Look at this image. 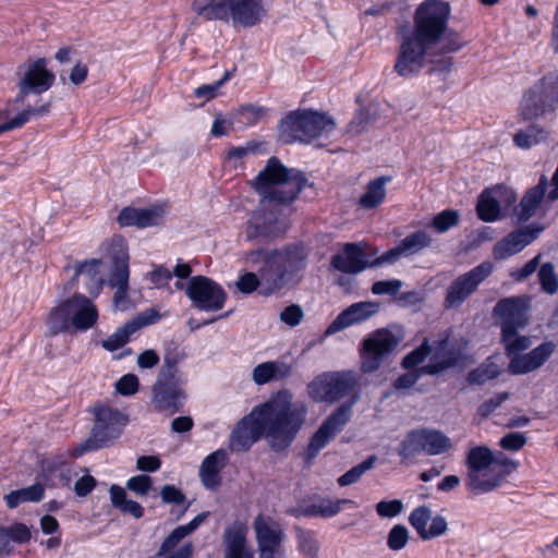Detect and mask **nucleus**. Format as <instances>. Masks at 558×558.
<instances>
[{
	"instance_id": "680f3d73",
	"label": "nucleus",
	"mask_w": 558,
	"mask_h": 558,
	"mask_svg": "<svg viewBox=\"0 0 558 558\" xmlns=\"http://www.w3.org/2000/svg\"><path fill=\"white\" fill-rule=\"evenodd\" d=\"M303 318V311L300 305L292 304L287 306L280 313V319L287 325L294 327L298 326Z\"/></svg>"
},
{
	"instance_id": "49530a36",
	"label": "nucleus",
	"mask_w": 558,
	"mask_h": 558,
	"mask_svg": "<svg viewBox=\"0 0 558 558\" xmlns=\"http://www.w3.org/2000/svg\"><path fill=\"white\" fill-rule=\"evenodd\" d=\"M517 332L518 329H514L511 335L501 332L502 342L508 354H517L531 345L527 337L518 336Z\"/></svg>"
},
{
	"instance_id": "c03bdc74",
	"label": "nucleus",
	"mask_w": 558,
	"mask_h": 558,
	"mask_svg": "<svg viewBox=\"0 0 558 558\" xmlns=\"http://www.w3.org/2000/svg\"><path fill=\"white\" fill-rule=\"evenodd\" d=\"M432 352V348L427 339L421 343L420 347L407 354L402 360V366L407 369L414 368L423 363Z\"/></svg>"
},
{
	"instance_id": "4468645a",
	"label": "nucleus",
	"mask_w": 558,
	"mask_h": 558,
	"mask_svg": "<svg viewBox=\"0 0 558 558\" xmlns=\"http://www.w3.org/2000/svg\"><path fill=\"white\" fill-rule=\"evenodd\" d=\"M185 293L192 305L203 312L222 310L228 298L227 292L219 283L205 276L190 278Z\"/></svg>"
},
{
	"instance_id": "e2e57ef3",
	"label": "nucleus",
	"mask_w": 558,
	"mask_h": 558,
	"mask_svg": "<svg viewBox=\"0 0 558 558\" xmlns=\"http://www.w3.org/2000/svg\"><path fill=\"white\" fill-rule=\"evenodd\" d=\"M509 399L508 392H500L493 398L488 399L484 403H482L478 408V413L487 417L489 414H492L497 408H499L506 400Z\"/></svg>"
},
{
	"instance_id": "ddd939ff",
	"label": "nucleus",
	"mask_w": 558,
	"mask_h": 558,
	"mask_svg": "<svg viewBox=\"0 0 558 558\" xmlns=\"http://www.w3.org/2000/svg\"><path fill=\"white\" fill-rule=\"evenodd\" d=\"M357 392L351 395L350 399L338 407L320 425L316 433L312 436L307 447V456L310 459L315 458L318 452L325 448L331 439L340 433L345 424L350 421L352 408L359 401Z\"/></svg>"
},
{
	"instance_id": "72a5a7b5",
	"label": "nucleus",
	"mask_w": 558,
	"mask_h": 558,
	"mask_svg": "<svg viewBox=\"0 0 558 558\" xmlns=\"http://www.w3.org/2000/svg\"><path fill=\"white\" fill-rule=\"evenodd\" d=\"M391 180L390 177H378L368 182L366 191L361 195L359 204L362 208L373 209L378 207L386 197V184Z\"/></svg>"
},
{
	"instance_id": "13d9d810",
	"label": "nucleus",
	"mask_w": 558,
	"mask_h": 558,
	"mask_svg": "<svg viewBox=\"0 0 558 558\" xmlns=\"http://www.w3.org/2000/svg\"><path fill=\"white\" fill-rule=\"evenodd\" d=\"M118 222L121 227L134 226L141 228V208H123L118 216Z\"/></svg>"
},
{
	"instance_id": "4d7b16f0",
	"label": "nucleus",
	"mask_w": 558,
	"mask_h": 558,
	"mask_svg": "<svg viewBox=\"0 0 558 558\" xmlns=\"http://www.w3.org/2000/svg\"><path fill=\"white\" fill-rule=\"evenodd\" d=\"M151 485L153 481L148 475H136L126 482V487L141 496L147 495Z\"/></svg>"
},
{
	"instance_id": "a878e982",
	"label": "nucleus",
	"mask_w": 558,
	"mask_h": 558,
	"mask_svg": "<svg viewBox=\"0 0 558 558\" xmlns=\"http://www.w3.org/2000/svg\"><path fill=\"white\" fill-rule=\"evenodd\" d=\"M542 231L541 228L524 227L510 232L507 236L498 241L494 246V256L496 259H506L520 253L531 244Z\"/></svg>"
},
{
	"instance_id": "a211bd4d",
	"label": "nucleus",
	"mask_w": 558,
	"mask_h": 558,
	"mask_svg": "<svg viewBox=\"0 0 558 558\" xmlns=\"http://www.w3.org/2000/svg\"><path fill=\"white\" fill-rule=\"evenodd\" d=\"M549 182L546 175H542L537 185L530 189L522 197L520 204L514 208V216L519 221H527L535 214L544 199ZM558 198V168L554 171L550 180V191L548 192L547 199L556 201Z\"/></svg>"
},
{
	"instance_id": "f257e3e1",
	"label": "nucleus",
	"mask_w": 558,
	"mask_h": 558,
	"mask_svg": "<svg viewBox=\"0 0 558 558\" xmlns=\"http://www.w3.org/2000/svg\"><path fill=\"white\" fill-rule=\"evenodd\" d=\"M451 7L445 0H424L414 13L411 28L400 35L393 71L403 78L421 73L426 59L436 50L450 53L462 48L463 43L451 36L449 21Z\"/></svg>"
},
{
	"instance_id": "5701e85b",
	"label": "nucleus",
	"mask_w": 558,
	"mask_h": 558,
	"mask_svg": "<svg viewBox=\"0 0 558 558\" xmlns=\"http://www.w3.org/2000/svg\"><path fill=\"white\" fill-rule=\"evenodd\" d=\"M54 74L47 70L46 59L40 58L31 62L23 77L19 83L20 96L19 100L31 93L41 94L48 90L54 83Z\"/></svg>"
},
{
	"instance_id": "7ed1b4c3",
	"label": "nucleus",
	"mask_w": 558,
	"mask_h": 558,
	"mask_svg": "<svg viewBox=\"0 0 558 558\" xmlns=\"http://www.w3.org/2000/svg\"><path fill=\"white\" fill-rule=\"evenodd\" d=\"M305 184L306 178L302 172L287 168L276 157L269 158L254 180L260 203L247 222V239H275L283 234L287 225L278 218L272 205L291 204Z\"/></svg>"
},
{
	"instance_id": "6ab92c4d",
	"label": "nucleus",
	"mask_w": 558,
	"mask_h": 558,
	"mask_svg": "<svg viewBox=\"0 0 558 558\" xmlns=\"http://www.w3.org/2000/svg\"><path fill=\"white\" fill-rule=\"evenodd\" d=\"M208 512L198 513L191 522L175 527L161 543L157 557L161 558H192L194 546L191 542L183 544L179 549L174 550L179 543L192 534L208 517Z\"/></svg>"
},
{
	"instance_id": "603ef678",
	"label": "nucleus",
	"mask_w": 558,
	"mask_h": 558,
	"mask_svg": "<svg viewBox=\"0 0 558 558\" xmlns=\"http://www.w3.org/2000/svg\"><path fill=\"white\" fill-rule=\"evenodd\" d=\"M372 116L368 111L359 110L348 125V131L352 134H360L367 130L372 123Z\"/></svg>"
},
{
	"instance_id": "338daca9",
	"label": "nucleus",
	"mask_w": 558,
	"mask_h": 558,
	"mask_svg": "<svg viewBox=\"0 0 558 558\" xmlns=\"http://www.w3.org/2000/svg\"><path fill=\"white\" fill-rule=\"evenodd\" d=\"M539 264V255L527 262L522 268L511 271L510 276L514 281H523L532 276Z\"/></svg>"
},
{
	"instance_id": "69168bd1",
	"label": "nucleus",
	"mask_w": 558,
	"mask_h": 558,
	"mask_svg": "<svg viewBox=\"0 0 558 558\" xmlns=\"http://www.w3.org/2000/svg\"><path fill=\"white\" fill-rule=\"evenodd\" d=\"M160 496L165 504L181 505L185 501V495L173 485H165Z\"/></svg>"
},
{
	"instance_id": "412c9836",
	"label": "nucleus",
	"mask_w": 558,
	"mask_h": 558,
	"mask_svg": "<svg viewBox=\"0 0 558 558\" xmlns=\"http://www.w3.org/2000/svg\"><path fill=\"white\" fill-rule=\"evenodd\" d=\"M362 243H345L342 250L332 255L330 266L343 274L356 275L371 268V260Z\"/></svg>"
},
{
	"instance_id": "c756f323",
	"label": "nucleus",
	"mask_w": 558,
	"mask_h": 558,
	"mask_svg": "<svg viewBox=\"0 0 558 558\" xmlns=\"http://www.w3.org/2000/svg\"><path fill=\"white\" fill-rule=\"evenodd\" d=\"M228 459L227 451L218 449L208 454L202 462L199 477L207 489H216L220 483V471L226 465Z\"/></svg>"
},
{
	"instance_id": "f03ea898",
	"label": "nucleus",
	"mask_w": 558,
	"mask_h": 558,
	"mask_svg": "<svg viewBox=\"0 0 558 558\" xmlns=\"http://www.w3.org/2000/svg\"><path fill=\"white\" fill-rule=\"evenodd\" d=\"M305 416L306 407L301 402L294 403L289 390H280L236 423L230 434L229 448L231 451H247L265 436L272 450H284L301 429Z\"/></svg>"
},
{
	"instance_id": "9d476101",
	"label": "nucleus",
	"mask_w": 558,
	"mask_h": 558,
	"mask_svg": "<svg viewBox=\"0 0 558 558\" xmlns=\"http://www.w3.org/2000/svg\"><path fill=\"white\" fill-rule=\"evenodd\" d=\"M452 448L451 439L440 430L430 428L414 429L405 436L398 447V454L409 460L421 452L439 456Z\"/></svg>"
},
{
	"instance_id": "aec40b11",
	"label": "nucleus",
	"mask_w": 558,
	"mask_h": 558,
	"mask_svg": "<svg viewBox=\"0 0 558 558\" xmlns=\"http://www.w3.org/2000/svg\"><path fill=\"white\" fill-rule=\"evenodd\" d=\"M530 298L512 296L501 299L494 307L493 315L501 322V332L511 335L514 329L523 328L527 322L526 312Z\"/></svg>"
},
{
	"instance_id": "5fc2aeb1",
	"label": "nucleus",
	"mask_w": 558,
	"mask_h": 558,
	"mask_svg": "<svg viewBox=\"0 0 558 558\" xmlns=\"http://www.w3.org/2000/svg\"><path fill=\"white\" fill-rule=\"evenodd\" d=\"M252 379L259 386L275 380L271 362L268 361L256 365L252 371Z\"/></svg>"
},
{
	"instance_id": "6e6d98bb",
	"label": "nucleus",
	"mask_w": 558,
	"mask_h": 558,
	"mask_svg": "<svg viewBox=\"0 0 558 558\" xmlns=\"http://www.w3.org/2000/svg\"><path fill=\"white\" fill-rule=\"evenodd\" d=\"M138 378L134 374H126L116 383V389L122 396L134 395L138 390Z\"/></svg>"
},
{
	"instance_id": "4c0bfd02",
	"label": "nucleus",
	"mask_w": 558,
	"mask_h": 558,
	"mask_svg": "<svg viewBox=\"0 0 558 558\" xmlns=\"http://www.w3.org/2000/svg\"><path fill=\"white\" fill-rule=\"evenodd\" d=\"M499 374V366L494 362L487 361L472 369L468 374L466 380L471 385H484L488 380L497 378Z\"/></svg>"
},
{
	"instance_id": "f8f14e48",
	"label": "nucleus",
	"mask_w": 558,
	"mask_h": 558,
	"mask_svg": "<svg viewBox=\"0 0 558 558\" xmlns=\"http://www.w3.org/2000/svg\"><path fill=\"white\" fill-rule=\"evenodd\" d=\"M258 558H286L283 544L287 534L282 525L270 515L257 514L253 521Z\"/></svg>"
},
{
	"instance_id": "8fccbe9b",
	"label": "nucleus",
	"mask_w": 558,
	"mask_h": 558,
	"mask_svg": "<svg viewBox=\"0 0 558 558\" xmlns=\"http://www.w3.org/2000/svg\"><path fill=\"white\" fill-rule=\"evenodd\" d=\"M535 369V365L527 353L514 354L509 363V372L514 375L526 374Z\"/></svg>"
},
{
	"instance_id": "864d4df0",
	"label": "nucleus",
	"mask_w": 558,
	"mask_h": 558,
	"mask_svg": "<svg viewBox=\"0 0 558 558\" xmlns=\"http://www.w3.org/2000/svg\"><path fill=\"white\" fill-rule=\"evenodd\" d=\"M493 460L494 462L492 463V466L496 468L498 474L501 475L504 480H506V477L510 475L518 466L517 462L507 458L502 452H498L497 454L493 453Z\"/></svg>"
},
{
	"instance_id": "052dcab7",
	"label": "nucleus",
	"mask_w": 558,
	"mask_h": 558,
	"mask_svg": "<svg viewBox=\"0 0 558 558\" xmlns=\"http://www.w3.org/2000/svg\"><path fill=\"white\" fill-rule=\"evenodd\" d=\"M230 78V73L226 72L222 78L214 84L202 85L194 92L198 98L211 99L216 96L217 90Z\"/></svg>"
},
{
	"instance_id": "774afa93",
	"label": "nucleus",
	"mask_w": 558,
	"mask_h": 558,
	"mask_svg": "<svg viewBox=\"0 0 558 558\" xmlns=\"http://www.w3.org/2000/svg\"><path fill=\"white\" fill-rule=\"evenodd\" d=\"M5 532L8 533V541L11 538L17 543H26L31 538V531L23 523H16L9 530H5Z\"/></svg>"
},
{
	"instance_id": "dca6fc26",
	"label": "nucleus",
	"mask_w": 558,
	"mask_h": 558,
	"mask_svg": "<svg viewBox=\"0 0 558 558\" xmlns=\"http://www.w3.org/2000/svg\"><path fill=\"white\" fill-rule=\"evenodd\" d=\"M490 262H483L470 271L457 277L448 287L445 298L446 308H457L472 295L478 286L493 272Z\"/></svg>"
},
{
	"instance_id": "f704fd0d",
	"label": "nucleus",
	"mask_w": 558,
	"mask_h": 558,
	"mask_svg": "<svg viewBox=\"0 0 558 558\" xmlns=\"http://www.w3.org/2000/svg\"><path fill=\"white\" fill-rule=\"evenodd\" d=\"M100 264L101 260L97 258L85 260L84 263L76 264L74 271V278L85 276L89 280L87 291L95 295L98 294L104 284V278L99 271Z\"/></svg>"
},
{
	"instance_id": "39448f33",
	"label": "nucleus",
	"mask_w": 558,
	"mask_h": 558,
	"mask_svg": "<svg viewBox=\"0 0 558 558\" xmlns=\"http://www.w3.org/2000/svg\"><path fill=\"white\" fill-rule=\"evenodd\" d=\"M98 320L96 305L84 294H74L50 311L47 325L50 333L58 335L70 330L86 331Z\"/></svg>"
},
{
	"instance_id": "f3484780",
	"label": "nucleus",
	"mask_w": 558,
	"mask_h": 558,
	"mask_svg": "<svg viewBox=\"0 0 558 558\" xmlns=\"http://www.w3.org/2000/svg\"><path fill=\"white\" fill-rule=\"evenodd\" d=\"M108 256L112 262L109 284L117 288L114 302L119 304L126 296L129 289V252L122 238H114L109 244Z\"/></svg>"
},
{
	"instance_id": "0e129e2a",
	"label": "nucleus",
	"mask_w": 558,
	"mask_h": 558,
	"mask_svg": "<svg viewBox=\"0 0 558 558\" xmlns=\"http://www.w3.org/2000/svg\"><path fill=\"white\" fill-rule=\"evenodd\" d=\"M402 286L398 279L376 281L372 287L374 294H396Z\"/></svg>"
},
{
	"instance_id": "c9c22d12",
	"label": "nucleus",
	"mask_w": 558,
	"mask_h": 558,
	"mask_svg": "<svg viewBox=\"0 0 558 558\" xmlns=\"http://www.w3.org/2000/svg\"><path fill=\"white\" fill-rule=\"evenodd\" d=\"M493 462V451L488 447H472L465 458L466 473L490 468Z\"/></svg>"
},
{
	"instance_id": "ea45409f",
	"label": "nucleus",
	"mask_w": 558,
	"mask_h": 558,
	"mask_svg": "<svg viewBox=\"0 0 558 558\" xmlns=\"http://www.w3.org/2000/svg\"><path fill=\"white\" fill-rule=\"evenodd\" d=\"M298 550L306 558H318L319 543L314 532L298 529L296 530Z\"/></svg>"
},
{
	"instance_id": "473e14b6",
	"label": "nucleus",
	"mask_w": 558,
	"mask_h": 558,
	"mask_svg": "<svg viewBox=\"0 0 558 558\" xmlns=\"http://www.w3.org/2000/svg\"><path fill=\"white\" fill-rule=\"evenodd\" d=\"M192 10L198 17L206 21H229V0H194Z\"/></svg>"
},
{
	"instance_id": "b1692460",
	"label": "nucleus",
	"mask_w": 558,
	"mask_h": 558,
	"mask_svg": "<svg viewBox=\"0 0 558 558\" xmlns=\"http://www.w3.org/2000/svg\"><path fill=\"white\" fill-rule=\"evenodd\" d=\"M159 314L155 310L150 308L138 314L133 319L126 322L123 326L119 327L111 336L101 341V347L113 352L130 341L132 335L141 330L142 328L156 323L159 319Z\"/></svg>"
},
{
	"instance_id": "bf43d9fd",
	"label": "nucleus",
	"mask_w": 558,
	"mask_h": 558,
	"mask_svg": "<svg viewBox=\"0 0 558 558\" xmlns=\"http://www.w3.org/2000/svg\"><path fill=\"white\" fill-rule=\"evenodd\" d=\"M526 444V437L522 433H509L505 435L499 445L505 450L518 451Z\"/></svg>"
},
{
	"instance_id": "a19ab883",
	"label": "nucleus",
	"mask_w": 558,
	"mask_h": 558,
	"mask_svg": "<svg viewBox=\"0 0 558 558\" xmlns=\"http://www.w3.org/2000/svg\"><path fill=\"white\" fill-rule=\"evenodd\" d=\"M376 461L377 458L375 456H369L366 460L342 474L337 480L338 485L344 487L357 483L367 471L374 468Z\"/></svg>"
},
{
	"instance_id": "4be33fe9",
	"label": "nucleus",
	"mask_w": 558,
	"mask_h": 558,
	"mask_svg": "<svg viewBox=\"0 0 558 558\" xmlns=\"http://www.w3.org/2000/svg\"><path fill=\"white\" fill-rule=\"evenodd\" d=\"M428 506L414 508L409 515V523L423 541H429L444 535L448 530V522L442 515H432Z\"/></svg>"
},
{
	"instance_id": "a18cd8bd",
	"label": "nucleus",
	"mask_w": 558,
	"mask_h": 558,
	"mask_svg": "<svg viewBox=\"0 0 558 558\" xmlns=\"http://www.w3.org/2000/svg\"><path fill=\"white\" fill-rule=\"evenodd\" d=\"M459 218L460 216L457 210L446 209L434 217L433 227L438 233H444L457 226Z\"/></svg>"
},
{
	"instance_id": "2eb2a0df",
	"label": "nucleus",
	"mask_w": 558,
	"mask_h": 558,
	"mask_svg": "<svg viewBox=\"0 0 558 558\" xmlns=\"http://www.w3.org/2000/svg\"><path fill=\"white\" fill-rule=\"evenodd\" d=\"M399 343L398 338L387 329H378L363 340L361 367L364 373L377 371Z\"/></svg>"
},
{
	"instance_id": "bb28decb",
	"label": "nucleus",
	"mask_w": 558,
	"mask_h": 558,
	"mask_svg": "<svg viewBox=\"0 0 558 558\" xmlns=\"http://www.w3.org/2000/svg\"><path fill=\"white\" fill-rule=\"evenodd\" d=\"M378 304L374 302H357L342 311L325 330V336H331L352 325L365 322L378 312Z\"/></svg>"
},
{
	"instance_id": "393cba45",
	"label": "nucleus",
	"mask_w": 558,
	"mask_h": 558,
	"mask_svg": "<svg viewBox=\"0 0 558 558\" xmlns=\"http://www.w3.org/2000/svg\"><path fill=\"white\" fill-rule=\"evenodd\" d=\"M506 197L508 205L515 202L517 196L507 187L496 186L484 190L477 201L476 211L481 220L486 222L496 221L500 217L499 199Z\"/></svg>"
},
{
	"instance_id": "c85d7f7f",
	"label": "nucleus",
	"mask_w": 558,
	"mask_h": 558,
	"mask_svg": "<svg viewBox=\"0 0 558 558\" xmlns=\"http://www.w3.org/2000/svg\"><path fill=\"white\" fill-rule=\"evenodd\" d=\"M505 480L498 474L496 468L466 473L465 486L474 495L487 494L498 487Z\"/></svg>"
},
{
	"instance_id": "3c124183",
	"label": "nucleus",
	"mask_w": 558,
	"mask_h": 558,
	"mask_svg": "<svg viewBox=\"0 0 558 558\" xmlns=\"http://www.w3.org/2000/svg\"><path fill=\"white\" fill-rule=\"evenodd\" d=\"M555 349L556 344L554 342H543L527 354L530 355L532 363L537 369L548 360V357L554 353Z\"/></svg>"
},
{
	"instance_id": "0eeeda50",
	"label": "nucleus",
	"mask_w": 558,
	"mask_h": 558,
	"mask_svg": "<svg viewBox=\"0 0 558 558\" xmlns=\"http://www.w3.org/2000/svg\"><path fill=\"white\" fill-rule=\"evenodd\" d=\"M335 129V122L327 114L316 111L294 112L280 123V136L287 144L300 141L310 143Z\"/></svg>"
},
{
	"instance_id": "423d86ee",
	"label": "nucleus",
	"mask_w": 558,
	"mask_h": 558,
	"mask_svg": "<svg viewBox=\"0 0 558 558\" xmlns=\"http://www.w3.org/2000/svg\"><path fill=\"white\" fill-rule=\"evenodd\" d=\"M151 407L156 412L172 415L182 410L187 399L185 380L175 359L166 357L151 387Z\"/></svg>"
},
{
	"instance_id": "7c9ffc66",
	"label": "nucleus",
	"mask_w": 558,
	"mask_h": 558,
	"mask_svg": "<svg viewBox=\"0 0 558 558\" xmlns=\"http://www.w3.org/2000/svg\"><path fill=\"white\" fill-rule=\"evenodd\" d=\"M223 543L225 558H254L252 550L246 546V532L241 524L226 529Z\"/></svg>"
},
{
	"instance_id": "6e6552de",
	"label": "nucleus",
	"mask_w": 558,
	"mask_h": 558,
	"mask_svg": "<svg viewBox=\"0 0 558 558\" xmlns=\"http://www.w3.org/2000/svg\"><path fill=\"white\" fill-rule=\"evenodd\" d=\"M93 413L95 423L81 453L84 450H97L107 447L112 440L120 437L129 421L128 416L121 411L104 404L95 405Z\"/></svg>"
},
{
	"instance_id": "79ce46f5",
	"label": "nucleus",
	"mask_w": 558,
	"mask_h": 558,
	"mask_svg": "<svg viewBox=\"0 0 558 558\" xmlns=\"http://www.w3.org/2000/svg\"><path fill=\"white\" fill-rule=\"evenodd\" d=\"M409 530L403 524H396L391 527L387 535V546L390 550L399 551L409 543Z\"/></svg>"
},
{
	"instance_id": "de8ad7c7",
	"label": "nucleus",
	"mask_w": 558,
	"mask_h": 558,
	"mask_svg": "<svg viewBox=\"0 0 558 558\" xmlns=\"http://www.w3.org/2000/svg\"><path fill=\"white\" fill-rule=\"evenodd\" d=\"M166 211L162 206L141 208V229L158 226L163 222Z\"/></svg>"
},
{
	"instance_id": "1a4fd4ad",
	"label": "nucleus",
	"mask_w": 558,
	"mask_h": 558,
	"mask_svg": "<svg viewBox=\"0 0 558 558\" xmlns=\"http://www.w3.org/2000/svg\"><path fill=\"white\" fill-rule=\"evenodd\" d=\"M356 386L357 376L353 372H327L307 385V392L314 401L336 402L351 395Z\"/></svg>"
},
{
	"instance_id": "cd10ccee",
	"label": "nucleus",
	"mask_w": 558,
	"mask_h": 558,
	"mask_svg": "<svg viewBox=\"0 0 558 558\" xmlns=\"http://www.w3.org/2000/svg\"><path fill=\"white\" fill-rule=\"evenodd\" d=\"M229 5L230 19L242 27H253L267 15L263 0H229Z\"/></svg>"
},
{
	"instance_id": "09e8293b",
	"label": "nucleus",
	"mask_w": 558,
	"mask_h": 558,
	"mask_svg": "<svg viewBox=\"0 0 558 558\" xmlns=\"http://www.w3.org/2000/svg\"><path fill=\"white\" fill-rule=\"evenodd\" d=\"M404 509L403 502L400 499L381 500L376 504V513L380 518H396Z\"/></svg>"
},
{
	"instance_id": "37998d69",
	"label": "nucleus",
	"mask_w": 558,
	"mask_h": 558,
	"mask_svg": "<svg viewBox=\"0 0 558 558\" xmlns=\"http://www.w3.org/2000/svg\"><path fill=\"white\" fill-rule=\"evenodd\" d=\"M538 279L542 290L548 294H555L558 290V281L555 274V266L551 263H545L538 270Z\"/></svg>"
},
{
	"instance_id": "2f4dec72",
	"label": "nucleus",
	"mask_w": 558,
	"mask_h": 558,
	"mask_svg": "<svg viewBox=\"0 0 558 558\" xmlns=\"http://www.w3.org/2000/svg\"><path fill=\"white\" fill-rule=\"evenodd\" d=\"M352 500L349 499H338L331 500L328 498L320 499L316 504H312L308 506L299 507L290 511V513L296 518L299 517H322V518H331L337 515L342 506L345 504H352Z\"/></svg>"
},
{
	"instance_id": "20e7f679",
	"label": "nucleus",
	"mask_w": 558,
	"mask_h": 558,
	"mask_svg": "<svg viewBox=\"0 0 558 558\" xmlns=\"http://www.w3.org/2000/svg\"><path fill=\"white\" fill-rule=\"evenodd\" d=\"M246 264L256 272L241 275L238 290L250 294L258 289L264 296L272 295L299 282L307 267L308 252L301 243L279 248H257L244 253Z\"/></svg>"
},
{
	"instance_id": "58836bf2",
	"label": "nucleus",
	"mask_w": 558,
	"mask_h": 558,
	"mask_svg": "<svg viewBox=\"0 0 558 558\" xmlns=\"http://www.w3.org/2000/svg\"><path fill=\"white\" fill-rule=\"evenodd\" d=\"M432 243L430 236L425 231H415L407 235L399 243L404 255H413L418 253Z\"/></svg>"
},
{
	"instance_id": "e433bc0d",
	"label": "nucleus",
	"mask_w": 558,
	"mask_h": 558,
	"mask_svg": "<svg viewBox=\"0 0 558 558\" xmlns=\"http://www.w3.org/2000/svg\"><path fill=\"white\" fill-rule=\"evenodd\" d=\"M546 138L547 132L538 125L532 124L526 130L519 131L514 135L513 141L518 147L527 149Z\"/></svg>"
},
{
	"instance_id": "9b49d317",
	"label": "nucleus",
	"mask_w": 558,
	"mask_h": 558,
	"mask_svg": "<svg viewBox=\"0 0 558 558\" xmlns=\"http://www.w3.org/2000/svg\"><path fill=\"white\" fill-rule=\"evenodd\" d=\"M558 101V74L550 73L535 84L522 98L520 114L530 120L554 110Z\"/></svg>"
}]
</instances>
